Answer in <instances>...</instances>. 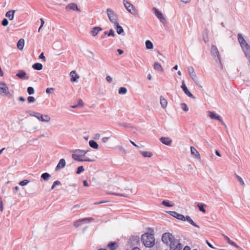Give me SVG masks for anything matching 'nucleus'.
Wrapping results in <instances>:
<instances>
[{"label":"nucleus","mask_w":250,"mask_h":250,"mask_svg":"<svg viewBox=\"0 0 250 250\" xmlns=\"http://www.w3.org/2000/svg\"><path fill=\"white\" fill-rule=\"evenodd\" d=\"M206 243L208 247H209L210 248H211L212 249L214 248V247L212 246V245L210 243H209L208 240H206Z\"/></svg>","instance_id":"57"},{"label":"nucleus","mask_w":250,"mask_h":250,"mask_svg":"<svg viewBox=\"0 0 250 250\" xmlns=\"http://www.w3.org/2000/svg\"><path fill=\"white\" fill-rule=\"evenodd\" d=\"M127 92V89L125 87H121L119 89L118 93L119 94H125Z\"/></svg>","instance_id":"38"},{"label":"nucleus","mask_w":250,"mask_h":250,"mask_svg":"<svg viewBox=\"0 0 250 250\" xmlns=\"http://www.w3.org/2000/svg\"><path fill=\"white\" fill-rule=\"evenodd\" d=\"M140 153L144 157H151L152 156V153L148 151H140Z\"/></svg>","instance_id":"31"},{"label":"nucleus","mask_w":250,"mask_h":250,"mask_svg":"<svg viewBox=\"0 0 250 250\" xmlns=\"http://www.w3.org/2000/svg\"><path fill=\"white\" fill-rule=\"evenodd\" d=\"M169 214L170 215H171L172 216H173L180 220H181L183 221H185V216L181 214H179L176 211H169Z\"/></svg>","instance_id":"13"},{"label":"nucleus","mask_w":250,"mask_h":250,"mask_svg":"<svg viewBox=\"0 0 250 250\" xmlns=\"http://www.w3.org/2000/svg\"><path fill=\"white\" fill-rule=\"evenodd\" d=\"M31 116L35 117L39 120L42 122H48L50 120V117L48 115H42L40 113L33 112L32 113H29Z\"/></svg>","instance_id":"4"},{"label":"nucleus","mask_w":250,"mask_h":250,"mask_svg":"<svg viewBox=\"0 0 250 250\" xmlns=\"http://www.w3.org/2000/svg\"><path fill=\"white\" fill-rule=\"evenodd\" d=\"M130 142L134 146H135V147H138L139 146L134 143L133 142V141H132L131 140H130Z\"/></svg>","instance_id":"62"},{"label":"nucleus","mask_w":250,"mask_h":250,"mask_svg":"<svg viewBox=\"0 0 250 250\" xmlns=\"http://www.w3.org/2000/svg\"><path fill=\"white\" fill-rule=\"evenodd\" d=\"M141 241L146 247L151 248L154 245L155 238L152 234L146 233L142 235Z\"/></svg>","instance_id":"3"},{"label":"nucleus","mask_w":250,"mask_h":250,"mask_svg":"<svg viewBox=\"0 0 250 250\" xmlns=\"http://www.w3.org/2000/svg\"><path fill=\"white\" fill-rule=\"evenodd\" d=\"M19 100L20 101H22V102H24L25 99L24 97H22V96H21L19 98Z\"/></svg>","instance_id":"60"},{"label":"nucleus","mask_w":250,"mask_h":250,"mask_svg":"<svg viewBox=\"0 0 250 250\" xmlns=\"http://www.w3.org/2000/svg\"><path fill=\"white\" fill-rule=\"evenodd\" d=\"M152 10L156 16L160 20V21L163 24H165L166 23V19L164 18L162 13L159 11V10L156 7H153Z\"/></svg>","instance_id":"9"},{"label":"nucleus","mask_w":250,"mask_h":250,"mask_svg":"<svg viewBox=\"0 0 250 250\" xmlns=\"http://www.w3.org/2000/svg\"><path fill=\"white\" fill-rule=\"evenodd\" d=\"M188 72L191 79L197 83V78L193 68L192 67H188Z\"/></svg>","instance_id":"14"},{"label":"nucleus","mask_w":250,"mask_h":250,"mask_svg":"<svg viewBox=\"0 0 250 250\" xmlns=\"http://www.w3.org/2000/svg\"><path fill=\"white\" fill-rule=\"evenodd\" d=\"M42 67H43V66H42V64L41 63H39V62L35 63L32 65V68L34 69L37 70L38 71L41 70L42 69Z\"/></svg>","instance_id":"26"},{"label":"nucleus","mask_w":250,"mask_h":250,"mask_svg":"<svg viewBox=\"0 0 250 250\" xmlns=\"http://www.w3.org/2000/svg\"><path fill=\"white\" fill-rule=\"evenodd\" d=\"M160 104L162 108H165L167 107V100L164 98L162 96L160 98Z\"/></svg>","instance_id":"25"},{"label":"nucleus","mask_w":250,"mask_h":250,"mask_svg":"<svg viewBox=\"0 0 250 250\" xmlns=\"http://www.w3.org/2000/svg\"><path fill=\"white\" fill-rule=\"evenodd\" d=\"M123 2L125 7L128 12L134 15L137 14V12L133 4L125 0H124Z\"/></svg>","instance_id":"5"},{"label":"nucleus","mask_w":250,"mask_h":250,"mask_svg":"<svg viewBox=\"0 0 250 250\" xmlns=\"http://www.w3.org/2000/svg\"><path fill=\"white\" fill-rule=\"evenodd\" d=\"M112 194L117 195V196H125L124 194H120V193H113Z\"/></svg>","instance_id":"59"},{"label":"nucleus","mask_w":250,"mask_h":250,"mask_svg":"<svg viewBox=\"0 0 250 250\" xmlns=\"http://www.w3.org/2000/svg\"><path fill=\"white\" fill-rule=\"evenodd\" d=\"M181 108L185 111H188V108L185 103H182L181 104Z\"/></svg>","instance_id":"44"},{"label":"nucleus","mask_w":250,"mask_h":250,"mask_svg":"<svg viewBox=\"0 0 250 250\" xmlns=\"http://www.w3.org/2000/svg\"><path fill=\"white\" fill-rule=\"evenodd\" d=\"M106 80L109 83H111L112 81V79L110 76H107L106 77Z\"/></svg>","instance_id":"52"},{"label":"nucleus","mask_w":250,"mask_h":250,"mask_svg":"<svg viewBox=\"0 0 250 250\" xmlns=\"http://www.w3.org/2000/svg\"><path fill=\"white\" fill-rule=\"evenodd\" d=\"M87 150H81V149H77L75 150V152L79 153V154H82L83 157L84 156V155L87 153Z\"/></svg>","instance_id":"39"},{"label":"nucleus","mask_w":250,"mask_h":250,"mask_svg":"<svg viewBox=\"0 0 250 250\" xmlns=\"http://www.w3.org/2000/svg\"><path fill=\"white\" fill-rule=\"evenodd\" d=\"M181 88L182 89H183V91L184 92V93L188 96L189 97H190L193 99H195V96L190 92V91L188 90V87H187V86L186 85L185 83V82L184 81H182V85H181Z\"/></svg>","instance_id":"12"},{"label":"nucleus","mask_w":250,"mask_h":250,"mask_svg":"<svg viewBox=\"0 0 250 250\" xmlns=\"http://www.w3.org/2000/svg\"><path fill=\"white\" fill-rule=\"evenodd\" d=\"M208 116L211 119H215L218 120L219 121L221 122L223 125H226L221 116L215 113L214 112L208 111Z\"/></svg>","instance_id":"10"},{"label":"nucleus","mask_w":250,"mask_h":250,"mask_svg":"<svg viewBox=\"0 0 250 250\" xmlns=\"http://www.w3.org/2000/svg\"><path fill=\"white\" fill-rule=\"evenodd\" d=\"M15 10H11L7 11L5 14V16L9 19V20H13L14 19Z\"/></svg>","instance_id":"23"},{"label":"nucleus","mask_w":250,"mask_h":250,"mask_svg":"<svg viewBox=\"0 0 250 250\" xmlns=\"http://www.w3.org/2000/svg\"><path fill=\"white\" fill-rule=\"evenodd\" d=\"M84 168L83 166H80L78 167L77 170L76 171V173L77 174H79L83 172L84 171Z\"/></svg>","instance_id":"43"},{"label":"nucleus","mask_w":250,"mask_h":250,"mask_svg":"<svg viewBox=\"0 0 250 250\" xmlns=\"http://www.w3.org/2000/svg\"><path fill=\"white\" fill-rule=\"evenodd\" d=\"M24 45V39H20L17 42L18 48L20 50H22L23 48Z\"/></svg>","instance_id":"24"},{"label":"nucleus","mask_w":250,"mask_h":250,"mask_svg":"<svg viewBox=\"0 0 250 250\" xmlns=\"http://www.w3.org/2000/svg\"><path fill=\"white\" fill-rule=\"evenodd\" d=\"M183 250H190V248L188 246H186L184 247Z\"/></svg>","instance_id":"61"},{"label":"nucleus","mask_w":250,"mask_h":250,"mask_svg":"<svg viewBox=\"0 0 250 250\" xmlns=\"http://www.w3.org/2000/svg\"><path fill=\"white\" fill-rule=\"evenodd\" d=\"M83 184L84 187H88L89 186V184L86 180H84L83 181Z\"/></svg>","instance_id":"56"},{"label":"nucleus","mask_w":250,"mask_h":250,"mask_svg":"<svg viewBox=\"0 0 250 250\" xmlns=\"http://www.w3.org/2000/svg\"><path fill=\"white\" fill-rule=\"evenodd\" d=\"M94 220V218L92 217H88V218H84L81 219H79L75 221L74 222V226L76 228H78L82 225L83 224L90 222Z\"/></svg>","instance_id":"7"},{"label":"nucleus","mask_w":250,"mask_h":250,"mask_svg":"<svg viewBox=\"0 0 250 250\" xmlns=\"http://www.w3.org/2000/svg\"><path fill=\"white\" fill-rule=\"evenodd\" d=\"M8 23L9 21L6 18L3 19L1 21V24L3 26H6L8 25Z\"/></svg>","instance_id":"42"},{"label":"nucleus","mask_w":250,"mask_h":250,"mask_svg":"<svg viewBox=\"0 0 250 250\" xmlns=\"http://www.w3.org/2000/svg\"><path fill=\"white\" fill-rule=\"evenodd\" d=\"M109 139L108 137H104L102 139V142L104 143H106Z\"/></svg>","instance_id":"55"},{"label":"nucleus","mask_w":250,"mask_h":250,"mask_svg":"<svg viewBox=\"0 0 250 250\" xmlns=\"http://www.w3.org/2000/svg\"><path fill=\"white\" fill-rule=\"evenodd\" d=\"M89 146L94 149H97L99 147V145L97 142L93 140H90L89 141Z\"/></svg>","instance_id":"28"},{"label":"nucleus","mask_w":250,"mask_h":250,"mask_svg":"<svg viewBox=\"0 0 250 250\" xmlns=\"http://www.w3.org/2000/svg\"><path fill=\"white\" fill-rule=\"evenodd\" d=\"M27 101H28L29 103H33V102H34L35 101V99L33 96H29L27 98Z\"/></svg>","instance_id":"46"},{"label":"nucleus","mask_w":250,"mask_h":250,"mask_svg":"<svg viewBox=\"0 0 250 250\" xmlns=\"http://www.w3.org/2000/svg\"><path fill=\"white\" fill-rule=\"evenodd\" d=\"M40 20H41V27H42L44 23V21L42 19H41Z\"/></svg>","instance_id":"63"},{"label":"nucleus","mask_w":250,"mask_h":250,"mask_svg":"<svg viewBox=\"0 0 250 250\" xmlns=\"http://www.w3.org/2000/svg\"><path fill=\"white\" fill-rule=\"evenodd\" d=\"M102 30V28L101 27L99 26L95 27L92 28V30L91 31V34L94 37L96 36L98 34V33Z\"/></svg>","instance_id":"22"},{"label":"nucleus","mask_w":250,"mask_h":250,"mask_svg":"<svg viewBox=\"0 0 250 250\" xmlns=\"http://www.w3.org/2000/svg\"><path fill=\"white\" fill-rule=\"evenodd\" d=\"M146 49H151L153 48V44L150 41L147 40L146 42Z\"/></svg>","instance_id":"34"},{"label":"nucleus","mask_w":250,"mask_h":250,"mask_svg":"<svg viewBox=\"0 0 250 250\" xmlns=\"http://www.w3.org/2000/svg\"><path fill=\"white\" fill-rule=\"evenodd\" d=\"M16 76L23 80L29 79V77L27 76L26 72L22 70H20L16 74Z\"/></svg>","instance_id":"16"},{"label":"nucleus","mask_w":250,"mask_h":250,"mask_svg":"<svg viewBox=\"0 0 250 250\" xmlns=\"http://www.w3.org/2000/svg\"><path fill=\"white\" fill-rule=\"evenodd\" d=\"M117 52H118L119 55H121V54H122L124 53L123 50L121 49H117Z\"/></svg>","instance_id":"58"},{"label":"nucleus","mask_w":250,"mask_h":250,"mask_svg":"<svg viewBox=\"0 0 250 250\" xmlns=\"http://www.w3.org/2000/svg\"><path fill=\"white\" fill-rule=\"evenodd\" d=\"M70 76H71V81L72 82H76L79 78V75L77 74L75 70L72 71L70 72Z\"/></svg>","instance_id":"20"},{"label":"nucleus","mask_w":250,"mask_h":250,"mask_svg":"<svg viewBox=\"0 0 250 250\" xmlns=\"http://www.w3.org/2000/svg\"><path fill=\"white\" fill-rule=\"evenodd\" d=\"M115 25H116V31L118 34L120 35L124 32L123 28L118 24V22L117 24H115Z\"/></svg>","instance_id":"30"},{"label":"nucleus","mask_w":250,"mask_h":250,"mask_svg":"<svg viewBox=\"0 0 250 250\" xmlns=\"http://www.w3.org/2000/svg\"><path fill=\"white\" fill-rule=\"evenodd\" d=\"M238 41L244 53L245 57L248 59L250 58V46L243 38L242 34L239 33L237 35Z\"/></svg>","instance_id":"2"},{"label":"nucleus","mask_w":250,"mask_h":250,"mask_svg":"<svg viewBox=\"0 0 250 250\" xmlns=\"http://www.w3.org/2000/svg\"><path fill=\"white\" fill-rule=\"evenodd\" d=\"M29 182L30 181L29 180L25 179V180L21 181L19 183V185L21 186H24L26 185L28 183H29Z\"/></svg>","instance_id":"41"},{"label":"nucleus","mask_w":250,"mask_h":250,"mask_svg":"<svg viewBox=\"0 0 250 250\" xmlns=\"http://www.w3.org/2000/svg\"><path fill=\"white\" fill-rule=\"evenodd\" d=\"M224 237L225 238L226 240L227 241V242L229 243V244L236 248H238V246L235 242L230 240V239L228 236L224 235Z\"/></svg>","instance_id":"33"},{"label":"nucleus","mask_w":250,"mask_h":250,"mask_svg":"<svg viewBox=\"0 0 250 250\" xmlns=\"http://www.w3.org/2000/svg\"><path fill=\"white\" fill-rule=\"evenodd\" d=\"M211 54L213 57H216L217 60L216 61H218L219 63L221 64V58L220 57L219 52L216 46L212 45L211 48Z\"/></svg>","instance_id":"8"},{"label":"nucleus","mask_w":250,"mask_h":250,"mask_svg":"<svg viewBox=\"0 0 250 250\" xmlns=\"http://www.w3.org/2000/svg\"><path fill=\"white\" fill-rule=\"evenodd\" d=\"M72 157L73 159L77 161L83 162V159L81 158L83 157L82 154H79L78 152H75V153L72 154Z\"/></svg>","instance_id":"21"},{"label":"nucleus","mask_w":250,"mask_h":250,"mask_svg":"<svg viewBox=\"0 0 250 250\" xmlns=\"http://www.w3.org/2000/svg\"><path fill=\"white\" fill-rule=\"evenodd\" d=\"M39 58L41 59H42L43 60V61H45V56H44V54H43V53H42L40 56H39Z\"/></svg>","instance_id":"51"},{"label":"nucleus","mask_w":250,"mask_h":250,"mask_svg":"<svg viewBox=\"0 0 250 250\" xmlns=\"http://www.w3.org/2000/svg\"><path fill=\"white\" fill-rule=\"evenodd\" d=\"M154 68L158 71H160L162 72L163 71V69L161 66V65L158 63V62H156L154 63Z\"/></svg>","instance_id":"32"},{"label":"nucleus","mask_w":250,"mask_h":250,"mask_svg":"<svg viewBox=\"0 0 250 250\" xmlns=\"http://www.w3.org/2000/svg\"><path fill=\"white\" fill-rule=\"evenodd\" d=\"M162 242L169 244L170 250H181L182 245L179 240L175 239V237L169 232H165L163 234L162 236Z\"/></svg>","instance_id":"1"},{"label":"nucleus","mask_w":250,"mask_h":250,"mask_svg":"<svg viewBox=\"0 0 250 250\" xmlns=\"http://www.w3.org/2000/svg\"><path fill=\"white\" fill-rule=\"evenodd\" d=\"M77 105H78V106H83V100L81 99H80L79 100Z\"/></svg>","instance_id":"53"},{"label":"nucleus","mask_w":250,"mask_h":250,"mask_svg":"<svg viewBox=\"0 0 250 250\" xmlns=\"http://www.w3.org/2000/svg\"><path fill=\"white\" fill-rule=\"evenodd\" d=\"M65 9L66 10H77L79 12H80L81 10L79 8H78L77 5L75 3H71L68 4L66 7Z\"/></svg>","instance_id":"15"},{"label":"nucleus","mask_w":250,"mask_h":250,"mask_svg":"<svg viewBox=\"0 0 250 250\" xmlns=\"http://www.w3.org/2000/svg\"><path fill=\"white\" fill-rule=\"evenodd\" d=\"M197 206L198 207L199 210L204 213L206 212V209L205 208L207 206L205 204L203 203H198Z\"/></svg>","instance_id":"29"},{"label":"nucleus","mask_w":250,"mask_h":250,"mask_svg":"<svg viewBox=\"0 0 250 250\" xmlns=\"http://www.w3.org/2000/svg\"><path fill=\"white\" fill-rule=\"evenodd\" d=\"M54 90V88H47L46 89V92L48 94H50L52 91Z\"/></svg>","instance_id":"50"},{"label":"nucleus","mask_w":250,"mask_h":250,"mask_svg":"<svg viewBox=\"0 0 250 250\" xmlns=\"http://www.w3.org/2000/svg\"><path fill=\"white\" fill-rule=\"evenodd\" d=\"M94 160L91 159H89L88 158L83 159V162H94Z\"/></svg>","instance_id":"54"},{"label":"nucleus","mask_w":250,"mask_h":250,"mask_svg":"<svg viewBox=\"0 0 250 250\" xmlns=\"http://www.w3.org/2000/svg\"><path fill=\"white\" fill-rule=\"evenodd\" d=\"M100 134L99 133H96L93 136V139L95 140H98L100 138Z\"/></svg>","instance_id":"49"},{"label":"nucleus","mask_w":250,"mask_h":250,"mask_svg":"<svg viewBox=\"0 0 250 250\" xmlns=\"http://www.w3.org/2000/svg\"><path fill=\"white\" fill-rule=\"evenodd\" d=\"M160 140L163 144H164L166 145H167V146L170 145L172 142L171 139L168 137H161L160 139Z\"/></svg>","instance_id":"19"},{"label":"nucleus","mask_w":250,"mask_h":250,"mask_svg":"<svg viewBox=\"0 0 250 250\" xmlns=\"http://www.w3.org/2000/svg\"><path fill=\"white\" fill-rule=\"evenodd\" d=\"M27 91L29 95H32L34 93V89L31 86H29L27 89Z\"/></svg>","instance_id":"40"},{"label":"nucleus","mask_w":250,"mask_h":250,"mask_svg":"<svg viewBox=\"0 0 250 250\" xmlns=\"http://www.w3.org/2000/svg\"><path fill=\"white\" fill-rule=\"evenodd\" d=\"M236 177L237 178L238 181L240 182L241 185L244 186L245 185V183L242 178L240 176L236 174Z\"/></svg>","instance_id":"45"},{"label":"nucleus","mask_w":250,"mask_h":250,"mask_svg":"<svg viewBox=\"0 0 250 250\" xmlns=\"http://www.w3.org/2000/svg\"><path fill=\"white\" fill-rule=\"evenodd\" d=\"M190 152L192 155L197 159H200V154L196 148L193 146L190 147Z\"/></svg>","instance_id":"17"},{"label":"nucleus","mask_w":250,"mask_h":250,"mask_svg":"<svg viewBox=\"0 0 250 250\" xmlns=\"http://www.w3.org/2000/svg\"><path fill=\"white\" fill-rule=\"evenodd\" d=\"M8 94H9L8 86L4 83L0 82V94L7 95Z\"/></svg>","instance_id":"11"},{"label":"nucleus","mask_w":250,"mask_h":250,"mask_svg":"<svg viewBox=\"0 0 250 250\" xmlns=\"http://www.w3.org/2000/svg\"><path fill=\"white\" fill-rule=\"evenodd\" d=\"M65 161L64 159H60V160L59 161L58 165H57L56 168H55V170H58L59 169H61V168H62L63 167H64L65 166Z\"/></svg>","instance_id":"18"},{"label":"nucleus","mask_w":250,"mask_h":250,"mask_svg":"<svg viewBox=\"0 0 250 250\" xmlns=\"http://www.w3.org/2000/svg\"><path fill=\"white\" fill-rule=\"evenodd\" d=\"M107 36H112V37L115 36L114 31L112 29H111L109 30V32L108 34H107Z\"/></svg>","instance_id":"48"},{"label":"nucleus","mask_w":250,"mask_h":250,"mask_svg":"<svg viewBox=\"0 0 250 250\" xmlns=\"http://www.w3.org/2000/svg\"><path fill=\"white\" fill-rule=\"evenodd\" d=\"M50 177L51 175L47 172L43 173L41 175V178L45 181H47Z\"/></svg>","instance_id":"37"},{"label":"nucleus","mask_w":250,"mask_h":250,"mask_svg":"<svg viewBox=\"0 0 250 250\" xmlns=\"http://www.w3.org/2000/svg\"><path fill=\"white\" fill-rule=\"evenodd\" d=\"M215 154L219 157H221V154L218 150H217L215 151Z\"/></svg>","instance_id":"64"},{"label":"nucleus","mask_w":250,"mask_h":250,"mask_svg":"<svg viewBox=\"0 0 250 250\" xmlns=\"http://www.w3.org/2000/svg\"><path fill=\"white\" fill-rule=\"evenodd\" d=\"M106 12L110 21L114 24H117L118 18L114 12L110 8H107Z\"/></svg>","instance_id":"6"},{"label":"nucleus","mask_w":250,"mask_h":250,"mask_svg":"<svg viewBox=\"0 0 250 250\" xmlns=\"http://www.w3.org/2000/svg\"><path fill=\"white\" fill-rule=\"evenodd\" d=\"M108 247L110 250H115L117 249V245L116 242H110L108 244Z\"/></svg>","instance_id":"35"},{"label":"nucleus","mask_w":250,"mask_h":250,"mask_svg":"<svg viewBox=\"0 0 250 250\" xmlns=\"http://www.w3.org/2000/svg\"><path fill=\"white\" fill-rule=\"evenodd\" d=\"M187 220L189 223H190L192 226L197 228H199L200 227L196 225V223H195L191 219V218L189 216H186L185 217V221Z\"/></svg>","instance_id":"27"},{"label":"nucleus","mask_w":250,"mask_h":250,"mask_svg":"<svg viewBox=\"0 0 250 250\" xmlns=\"http://www.w3.org/2000/svg\"><path fill=\"white\" fill-rule=\"evenodd\" d=\"M61 184V182L59 181H56L54 182L53 185L51 187V189H53L55 186Z\"/></svg>","instance_id":"47"},{"label":"nucleus","mask_w":250,"mask_h":250,"mask_svg":"<svg viewBox=\"0 0 250 250\" xmlns=\"http://www.w3.org/2000/svg\"><path fill=\"white\" fill-rule=\"evenodd\" d=\"M162 204L163 205L167 207H171L174 206L173 204H171L170 201L167 200H163Z\"/></svg>","instance_id":"36"}]
</instances>
